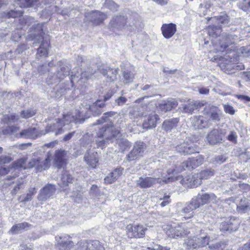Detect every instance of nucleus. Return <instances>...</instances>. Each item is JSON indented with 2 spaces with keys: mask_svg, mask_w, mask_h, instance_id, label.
I'll return each mask as SVG.
<instances>
[{
  "mask_svg": "<svg viewBox=\"0 0 250 250\" xmlns=\"http://www.w3.org/2000/svg\"><path fill=\"white\" fill-rule=\"evenodd\" d=\"M44 23H37L34 24L32 28L34 29L35 33L30 34L32 38L30 40H35L37 43H41L40 47L38 49L37 53L42 56H47V51L46 47L49 45L46 40H44L43 35L45 34V29L43 25Z\"/></svg>",
  "mask_w": 250,
  "mask_h": 250,
  "instance_id": "nucleus-1",
  "label": "nucleus"
},
{
  "mask_svg": "<svg viewBox=\"0 0 250 250\" xmlns=\"http://www.w3.org/2000/svg\"><path fill=\"white\" fill-rule=\"evenodd\" d=\"M212 21H214L217 25L209 26L208 28V33L209 35L217 36L221 32V27L227 25L229 22V16L225 14L211 18Z\"/></svg>",
  "mask_w": 250,
  "mask_h": 250,
  "instance_id": "nucleus-2",
  "label": "nucleus"
},
{
  "mask_svg": "<svg viewBox=\"0 0 250 250\" xmlns=\"http://www.w3.org/2000/svg\"><path fill=\"white\" fill-rule=\"evenodd\" d=\"M51 159L48 155L45 158H38L31 159L28 164V168L35 167L37 170L42 171L48 169L50 166Z\"/></svg>",
  "mask_w": 250,
  "mask_h": 250,
  "instance_id": "nucleus-3",
  "label": "nucleus"
},
{
  "mask_svg": "<svg viewBox=\"0 0 250 250\" xmlns=\"http://www.w3.org/2000/svg\"><path fill=\"white\" fill-rule=\"evenodd\" d=\"M126 229L128 237L139 238L145 236L147 229L141 225L129 224L127 226Z\"/></svg>",
  "mask_w": 250,
  "mask_h": 250,
  "instance_id": "nucleus-4",
  "label": "nucleus"
},
{
  "mask_svg": "<svg viewBox=\"0 0 250 250\" xmlns=\"http://www.w3.org/2000/svg\"><path fill=\"white\" fill-rule=\"evenodd\" d=\"M239 219L234 217H231L226 219L225 221L221 223L220 229L223 232L228 231L231 232L237 230L239 228Z\"/></svg>",
  "mask_w": 250,
  "mask_h": 250,
  "instance_id": "nucleus-5",
  "label": "nucleus"
},
{
  "mask_svg": "<svg viewBox=\"0 0 250 250\" xmlns=\"http://www.w3.org/2000/svg\"><path fill=\"white\" fill-rule=\"evenodd\" d=\"M199 147L193 143L184 142L176 146V150L182 154H190L199 152Z\"/></svg>",
  "mask_w": 250,
  "mask_h": 250,
  "instance_id": "nucleus-6",
  "label": "nucleus"
},
{
  "mask_svg": "<svg viewBox=\"0 0 250 250\" xmlns=\"http://www.w3.org/2000/svg\"><path fill=\"white\" fill-rule=\"evenodd\" d=\"M69 74V69L65 66H62L60 68H58L53 75L50 76L48 78V82L50 83H55L60 82L63 80L65 77Z\"/></svg>",
  "mask_w": 250,
  "mask_h": 250,
  "instance_id": "nucleus-7",
  "label": "nucleus"
},
{
  "mask_svg": "<svg viewBox=\"0 0 250 250\" xmlns=\"http://www.w3.org/2000/svg\"><path fill=\"white\" fill-rule=\"evenodd\" d=\"M216 199V196L213 193L209 194H198L197 196L194 197L192 198V200L196 204V206L198 208L201 206H203L208 203L210 201H215Z\"/></svg>",
  "mask_w": 250,
  "mask_h": 250,
  "instance_id": "nucleus-8",
  "label": "nucleus"
},
{
  "mask_svg": "<svg viewBox=\"0 0 250 250\" xmlns=\"http://www.w3.org/2000/svg\"><path fill=\"white\" fill-rule=\"evenodd\" d=\"M204 162V158L201 156H198L195 158H191L186 161L184 162L181 165L182 168L180 170H185L186 168L191 170L202 165Z\"/></svg>",
  "mask_w": 250,
  "mask_h": 250,
  "instance_id": "nucleus-9",
  "label": "nucleus"
},
{
  "mask_svg": "<svg viewBox=\"0 0 250 250\" xmlns=\"http://www.w3.org/2000/svg\"><path fill=\"white\" fill-rule=\"evenodd\" d=\"M191 124L196 129L208 128L211 125V122L203 116H194L191 118Z\"/></svg>",
  "mask_w": 250,
  "mask_h": 250,
  "instance_id": "nucleus-10",
  "label": "nucleus"
},
{
  "mask_svg": "<svg viewBox=\"0 0 250 250\" xmlns=\"http://www.w3.org/2000/svg\"><path fill=\"white\" fill-rule=\"evenodd\" d=\"M159 178L147 176H141L136 181L137 186L142 188H146L153 186L157 183H160Z\"/></svg>",
  "mask_w": 250,
  "mask_h": 250,
  "instance_id": "nucleus-11",
  "label": "nucleus"
},
{
  "mask_svg": "<svg viewBox=\"0 0 250 250\" xmlns=\"http://www.w3.org/2000/svg\"><path fill=\"white\" fill-rule=\"evenodd\" d=\"M205 103L204 101H189L187 104L182 105V111L185 113L192 114L195 110L199 109L204 106Z\"/></svg>",
  "mask_w": 250,
  "mask_h": 250,
  "instance_id": "nucleus-12",
  "label": "nucleus"
},
{
  "mask_svg": "<svg viewBox=\"0 0 250 250\" xmlns=\"http://www.w3.org/2000/svg\"><path fill=\"white\" fill-rule=\"evenodd\" d=\"M207 141L210 145H215L221 142L223 135L221 129L214 128L208 134Z\"/></svg>",
  "mask_w": 250,
  "mask_h": 250,
  "instance_id": "nucleus-13",
  "label": "nucleus"
},
{
  "mask_svg": "<svg viewBox=\"0 0 250 250\" xmlns=\"http://www.w3.org/2000/svg\"><path fill=\"white\" fill-rule=\"evenodd\" d=\"M67 151L58 150L56 151L54 158V166L58 169L64 167L66 164Z\"/></svg>",
  "mask_w": 250,
  "mask_h": 250,
  "instance_id": "nucleus-14",
  "label": "nucleus"
},
{
  "mask_svg": "<svg viewBox=\"0 0 250 250\" xmlns=\"http://www.w3.org/2000/svg\"><path fill=\"white\" fill-rule=\"evenodd\" d=\"M118 68H111L105 65H102L99 68L100 72L104 76H106L107 80L112 82L117 79Z\"/></svg>",
  "mask_w": 250,
  "mask_h": 250,
  "instance_id": "nucleus-15",
  "label": "nucleus"
},
{
  "mask_svg": "<svg viewBox=\"0 0 250 250\" xmlns=\"http://www.w3.org/2000/svg\"><path fill=\"white\" fill-rule=\"evenodd\" d=\"M69 238V236L66 234L56 237L57 240L59 241V239L61 240L58 245V250H70L74 246V243L72 241H67Z\"/></svg>",
  "mask_w": 250,
  "mask_h": 250,
  "instance_id": "nucleus-16",
  "label": "nucleus"
},
{
  "mask_svg": "<svg viewBox=\"0 0 250 250\" xmlns=\"http://www.w3.org/2000/svg\"><path fill=\"white\" fill-rule=\"evenodd\" d=\"M220 110L216 107L209 105L206 106L204 108V114L208 115L209 117L208 120L214 121V122H218L220 120Z\"/></svg>",
  "mask_w": 250,
  "mask_h": 250,
  "instance_id": "nucleus-17",
  "label": "nucleus"
},
{
  "mask_svg": "<svg viewBox=\"0 0 250 250\" xmlns=\"http://www.w3.org/2000/svg\"><path fill=\"white\" fill-rule=\"evenodd\" d=\"M86 17L90 21L96 25L100 24L106 18L105 14L98 11H92L87 13Z\"/></svg>",
  "mask_w": 250,
  "mask_h": 250,
  "instance_id": "nucleus-18",
  "label": "nucleus"
},
{
  "mask_svg": "<svg viewBox=\"0 0 250 250\" xmlns=\"http://www.w3.org/2000/svg\"><path fill=\"white\" fill-rule=\"evenodd\" d=\"M162 33L165 38L169 39L171 38L176 32V24L170 23H164L161 27Z\"/></svg>",
  "mask_w": 250,
  "mask_h": 250,
  "instance_id": "nucleus-19",
  "label": "nucleus"
},
{
  "mask_svg": "<svg viewBox=\"0 0 250 250\" xmlns=\"http://www.w3.org/2000/svg\"><path fill=\"white\" fill-rule=\"evenodd\" d=\"M56 188L54 185L49 184L40 191L38 198L39 200L44 201L51 197L55 192Z\"/></svg>",
  "mask_w": 250,
  "mask_h": 250,
  "instance_id": "nucleus-20",
  "label": "nucleus"
},
{
  "mask_svg": "<svg viewBox=\"0 0 250 250\" xmlns=\"http://www.w3.org/2000/svg\"><path fill=\"white\" fill-rule=\"evenodd\" d=\"M169 231V236L175 239L183 237L189 233V231L182 226L171 228Z\"/></svg>",
  "mask_w": 250,
  "mask_h": 250,
  "instance_id": "nucleus-21",
  "label": "nucleus"
},
{
  "mask_svg": "<svg viewBox=\"0 0 250 250\" xmlns=\"http://www.w3.org/2000/svg\"><path fill=\"white\" fill-rule=\"evenodd\" d=\"M124 168L122 167H117L114 169L104 178V182L106 184H109L114 182L123 174Z\"/></svg>",
  "mask_w": 250,
  "mask_h": 250,
  "instance_id": "nucleus-22",
  "label": "nucleus"
},
{
  "mask_svg": "<svg viewBox=\"0 0 250 250\" xmlns=\"http://www.w3.org/2000/svg\"><path fill=\"white\" fill-rule=\"evenodd\" d=\"M159 120L158 116L154 112L150 113L147 119L144 121L143 126L144 128L150 129L155 127L157 121Z\"/></svg>",
  "mask_w": 250,
  "mask_h": 250,
  "instance_id": "nucleus-23",
  "label": "nucleus"
},
{
  "mask_svg": "<svg viewBox=\"0 0 250 250\" xmlns=\"http://www.w3.org/2000/svg\"><path fill=\"white\" fill-rule=\"evenodd\" d=\"M82 248L85 250H104V248L102 246L99 241L97 240L81 242Z\"/></svg>",
  "mask_w": 250,
  "mask_h": 250,
  "instance_id": "nucleus-24",
  "label": "nucleus"
},
{
  "mask_svg": "<svg viewBox=\"0 0 250 250\" xmlns=\"http://www.w3.org/2000/svg\"><path fill=\"white\" fill-rule=\"evenodd\" d=\"M63 125L61 119L58 118L56 119V123L47 126L46 131L47 132H53L55 133L56 135L62 134L63 132L62 129Z\"/></svg>",
  "mask_w": 250,
  "mask_h": 250,
  "instance_id": "nucleus-25",
  "label": "nucleus"
},
{
  "mask_svg": "<svg viewBox=\"0 0 250 250\" xmlns=\"http://www.w3.org/2000/svg\"><path fill=\"white\" fill-rule=\"evenodd\" d=\"M38 133V132L36 128L31 127L21 131L19 134L17 135V137L35 139L37 137Z\"/></svg>",
  "mask_w": 250,
  "mask_h": 250,
  "instance_id": "nucleus-26",
  "label": "nucleus"
},
{
  "mask_svg": "<svg viewBox=\"0 0 250 250\" xmlns=\"http://www.w3.org/2000/svg\"><path fill=\"white\" fill-rule=\"evenodd\" d=\"M178 105V102L175 99H170L164 101L159 104V108L161 111L166 112L170 111L172 108H175Z\"/></svg>",
  "mask_w": 250,
  "mask_h": 250,
  "instance_id": "nucleus-27",
  "label": "nucleus"
},
{
  "mask_svg": "<svg viewBox=\"0 0 250 250\" xmlns=\"http://www.w3.org/2000/svg\"><path fill=\"white\" fill-rule=\"evenodd\" d=\"M97 153L92 152L90 151H88L84 155V159L89 167L94 168H95L98 162V159L97 157Z\"/></svg>",
  "mask_w": 250,
  "mask_h": 250,
  "instance_id": "nucleus-28",
  "label": "nucleus"
},
{
  "mask_svg": "<svg viewBox=\"0 0 250 250\" xmlns=\"http://www.w3.org/2000/svg\"><path fill=\"white\" fill-rule=\"evenodd\" d=\"M179 121V119L177 118L166 120L163 122L162 128L166 131L171 130L172 128H175L177 126Z\"/></svg>",
  "mask_w": 250,
  "mask_h": 250,
  "instance_id": "nucleus-29",
  "label": "nucleus"
},
{
  "mask_svg": "<svg viewBox=\"0 0 250 250\" xmlns=\"http://www.w3.org/2000/svg\"><path fill=\"white\" fill-rule=\"evenodd\" d=\"M80 76L81 77L79 79V75H77V74H72L71 75L70 79L72 85L74 84L75 82H78L80 83V84H81V83L83 82L84 83L90 78L89 75H87L85 72L81 73Z\"/></svg>",
  "mask_w": 250,
  "mask_h": 250,
  "instance_id": "nucleus-30",
  "label": "nucleus"
},
{
  "mask_svg": "<svg viewBox=\"0 0 250 250\" xmlns=\"http://www.w3.org/2000/svg\"><path fill=\"white\" fill-rule=\"evenodd\" d=\"M132 149L133 151H135L136 155L139 159L143 156V154L146 149V146L143 142H137L133 146Z\"/></svg>",
  "mask_w": 250,
  "mask_h": 250,
  "instance_id": "nucleus-31",
  "label": "nucleus"
},
{
  "mask_svg": "<svg viewBox=\"0 0 250 250\" xmlns=\"http://www.w3.org/2000/svg\"><path fill=\"white\" fill-rule=\"evenodd\" d=\"M105 105V104L101 100H98L92 105L90 106V109L95 115H98L102 112V108Z\"/></svg>",
  "mask_w": 250,
  "mask_h": 250,
  "instance_id": "nucleus-32",
  "label": "nucleus"
},
{
  "mask_svg": "<svg viewBox=\"0 0 250 250\" xmlns=\"http://www.w3.org/2000/svg\"><path fill=\"white\" fill-rule=\"evenodd\" d=\"M73 180V178L72 176L65 171L62 174L61 182L59 183V185L62 188L66 189L65 188L68 184L72 183Z\"/></svg>",
  "mask_w": 250,
  "mask_h": 250,
  "instance_id": "nucleus-33",
  "label": "nucleus"
},
{
  "mask_svg": "<svg viewBox=\"0 0 250 250\" xmlns=\"http://www.w3.org/2000/svg\"><path fill=\"white\" fill-rule=\"evenodd\" d=\"M149 111H150L149 104H144L141 106L134 109L133 114L136 115V116H146V112Z\"/></svg>",
  "mask_w": 250,
  "mask_h": 250,
  "instance_id": "nucleus-34",
  "label": "nucleus"
},
{
  "mask_svg": "<svg viewBox=\"0 0 250 250\" xmlns=\"http://www.w3.org/2000/svg\"><path fill=\"white\" fill-rule=\"evenodd\" d=\"M29 226H30L29 224L25 222L16 224L11 228L9 233L12 234H17L25 228L29 227Z\"/></svg>",
  "mask_w": 250,
  "mask_h": 250,
  "instance_id": "nucleus-35",
  "label": "nucleus"
},
{
  "mask_svg": "<svg viewBox=\"0 0 250 250\" xmlns=\"http://www.w3.org/2000/svg\"><path fill=\"white\" fill-rule=\"evenodd\" d=\"M109 133H110L111 135H109V139H108V140H111L112 139H115L118 142L123 138V134L118 128L115 126H110Z\"/></svg>",
  "mask_w": 250,
  "mask_h": 250,
  "instance_id": "nucleus-36",
  "label": "nucleus"
},
{
  "mask_svg": "<svg viewBox=\"0 0 250 250\" xmlns=\"http://www.w3.org/2000/svg\"><path fill=\"white\" fill-rule=\"evenodd\" d=\"M237 36L232 34H227L223 35L222 40L224 42V44L222 43L221 45V47H224V49L226 48L229 44H232L234 42L235 39Z\"/></svg>",
  "mask_w": 250,
  "mask_h": 250,
  "instance_id": "nucleus-37",
  "label": "nucleus"
},
{
  "mask_svg": "<svg viewBox=\"0 0 250 250\" xmlns=\"http://www.w3.org/2000/svg\"><path fill=\"white\" fill-rule=\"evenodd\" d=\"M198 207L196 206L195 203L194 202L192 199L190 203L187 204L183 209L182 212L185 214H188V217L190 218L192 216L193 210L197 208Z\"/></svg>",
  "mask_w": 250,
  "mask_h": 250,
  "instance_id": "nucleus-38",
  "label": "nucleus"
},
{
  "mask_svg": "<svg viewBox=\"0 0 250 250\" xmlns=\"http://www.w3.org/2000/svg\"><path fill=\"white\" fill-rule=\"evenodd\" d=\"M126 22V19L123 16H117L111 20L110 23L113 27H120Z\"/></svg>",
  "mask_w": 250,
  "mask_h": 250,
  "instance_id": "nucleus-39",
  "label": "nucleus"
},
{
  "mask_svg": "<svg viewBox=\"0 0 250 250\" xmlns=\"http://www.w3.org/2000/svg\"><path fill=\"white\" fill-rule=\"evenodd\" d=\"M196 241H198L197 237H193L189 238L185 240L183 243V247L187 249H194L197 248Z\"/></svg>",
  "mask_w": 250,
  "mask_h": 250,
  "instance_id": "nucleus-40",
  "label": "nucleus"
},
{
  "mask_svg": "<svg viewBox=\"0 0 250 250\" xmlns=\"http://www.w3.org/2000/svg\"><path fill=\"white\" fill-rule=\"evenodd\" d=\"M41 0H19L18 4L21 7H28L40 4Z\"/></svg>",
  "mask_w": 250,
  "mask_h": 250,
  "instance_id": "nucleus-41",
  "label": "nucleus"
},
{
  "mask_svg": "<svg viewBox=\"0 0 250 250\" xmlns=\"http://www.w3.org/2000/svg\"><path fill=\"white\" fill-rule=\"evenodd\" d=\"M123 79V82L124 84H128L133 82L134 76V74L128 70H124L122 71Z\"/></svg>",
  "mask_w": 250,
  "mask_h": 250,
  "instance_id": "nucleus-42",
  "label": "nucleus"
},
{
  "mask_svg": "<svg viewBox=\"0 0 250 250\" xmlns=\"http://www.w3.org/2000/svg\"><path fill=\"white\" fill-rule=\"evenodd\" d=\"M110 126L104 125L100 128L97 135L99 138H103L104 137L106 140L109 139L108 133H109Z\"/></svg>",
  "mask_w": 250,
  "mask_h": 250,
  "instance_id": "nucleus-43",
  "label": "nucleus"
},
{
  "mask_svg": "<svg viewBox=\"0 0 250 250\" xmlns=\"http://www.w3.org/2000/svg\"><path fill=\"white\" fill-rule=\"evenodd\" d=\"M20 117L18 115H16L15 114H11L4 116L2 119V122L4 124L8 125L15 123L18 121Z\"/></svg>",
  "mask_w": 250,
  "mask_h": 250,
  "instance_id": "nucleus-44",
  "label": "nucleus"
},
{
  "mask_svg": "<svg viewBox=\"0 0 250 250\" xmlns=\"http://www.w3.org/2000/svg\"><path fill=\"white\" fill-rule=\"evenodd\" d=\"M215 171L212 168H206L202 170L200 174L199 177L202 179H208L214 175Z\"/></svg>",
  "mask_w": 250,
  "mask_h": 250,
  "instance_id": "nucleus-45",
  "label": "nucleus"
},
{
  "mask_svg": "<svg viewBox=\"0 0 250 250\" xmlns=\"http://www.w3.org/2000/svg\"><path fill=\"white\" fill-rule=\"evenodd\" d=\"M26 161V160L25 158L20 159L12 163V167L17 169L29 168L28 166L27 167L25 166Z\"/></svg>",
  "mask_w": 250,
  "mask_h": 250,
  "instance_id": "nucleus-46",
  "label": "nucleus"
},
{
  "mask_svg": "<svg viewBox=\"0 0 250 250\" xmlns=\"http://www.w3.org/2000/svg\"><path fill=\"white\" fill-rule=\"evenodd\" d=\"M238 5L239 8L244 11H250V0H241Z\"/></svg>",
  "mask_w": 250,
  "mask_h": 250,
  "instance_id": "nucleus-47",
  "label": "nucleus"
},
{
  "mask_svg": "<svg viewBox=\"0 0 250 250\" xmlns=\"http://www.w3.org/2000/svg\"><path fill=\"white\" fill-rule=\"evenodd\" d=\"M121 148L124 151L125 149L129 148L131 144L127 140L122 138L117 142Z\"/></svg>",
  "mask_w": 250,
  "mask_h": 250,
  "instance_id": "nucleus-48",
  "label": "nucleus"
},
{
  "mask_svg": "<svg viewBox=\"0 0 250 250\" xmlns=\"http://www.w3.org/2000/svg\"><path fill=\"white\" fill-rule=\"evenodd\" d=\"M36 113L35 111L32 109H27L21 112V116L24 119H28L33 116Z\"/></svg>",
  "mask_w": 250,
  "mask_h": 250,
  "instance_id": "nucleus-49",
  "label": "nucleus"
},
{
  "mask_svg": "<svg viewBox=\"0 0 250 250\" xmlns=\"http://www.w3.org/2000/svg\"><path fill=\"white\" fill-rule=\"evenodd\" d=\"M75 118L71 114H67L63 115V118L62 120V125L64 126L65 125L68 124L75 121Z\"/></svg>",
  "mask_w": 250,
  "mask_h": 250,
  "instance_id": "nucleus-50",
  "label": "nucleus"
},
{
  "mask_svg": "<svg viewBox=\"0 0 250 250\" xmlns=\"http://www.w3.org/2000/svg\"><path fill=\"white\" fill-rule=\"evenodd\" d=\"M198 241H196L197 248L202 247L208 244L209 238L207 236L197 238Z\"/></svg>",
  "mask_w": 250,
  "mask_h": 250,
  "instance_id": "nucleus-51",
  "label": "nucleus"
},
{
  "mask_svg": "<svg viewBox=\"0 0 250 250\" xmlns=\"http://www.w3.org/2000/svg\"><path fill=\"white\" fill-rule=\"evenodd\" d=\"M208 248L211 250H224L226 248V244L224 243L219 242L209 245Z\"/></svg>",
  "mask_w": 250,
  "mask_h": 250,
  "instance_id": "nucleus-52",
  "label": "nucleus"
},
{
  "mask_svg": "<svg viewBox=\"0 0 250 250\" xmlns=\"http://www.w3.org/2000/svg\"><path fill=\"white\" fill-rule=\"evenodd\" d=\"M237 134L236 132L234 131H231L227 137V139L230 142L234 143H237Z\"/></svg>",
  "mask_w": 250,
  "mask_h": 250,
  "instance_id": "nucleus-53",
  "label": "nucleus"
},
{
  "mask_svg": "<svg viewBox=\"0 0 250 250\" xmlns=\"http://www.w3.org/2000/svg\"><path fill=\"white\" fill-rule=\"evenodd\" d=\"M23 12L21 11L11 10L6 14V17L8 18L20 17L22 15Z\"/></svg>",
  "mask_w": 250,
  "mask_h": 250,
  "instance_id": "nucleus-54",
  "label": "nucleus"
},
{
  "mask_svg": "<svg viewBox=\"0 0 250 250\" xmlns=\"http://www.w3.org/2000/svg\"><path fill=\"white\" fill-rule=\"evenodd\" d=\"M135 152V151H133V149H132L129 152V153L127 155H126L125 158V160L127 162H131L132 161L137 160L138 158Z\"/></svg>",
  "mask_w": 250,
  "mask_h": 250,
  "instance_id": "nucleus-55",
  "label": "nucleus"
},
{
  "mask_svg": "<svg viewBox=\"0 0 250 250\" xmlns=\"http://www.w3.org/2000/svg\"><path fill=\"white\" fill-rule=\"evenodd\" d=\"M116 92H117V90L115 89V88H112V89L108 90V91H107L106 92V93L104 96V101H106L107 100H109L112 97V96L115 93H116Z\"/></svg>",
  "mask_w": 250,
  "mask_h": 250,
  "instance_id": "nucleus-56",
  "label": "nucleus"
},
{
  "mask_svg": "<svg viewBox=\"0 0 250 250\" xmlns=\"http://www.w3.org/2000/svg\"><path fill=\"white\" fill-rule=\"evenodd\" d=\"M105 4L109 9L112 11H117L118 8V5L111 0H107Z\"/></svg>",
  "mask_w": 250,
  "mask_h": 250,
  "instance_id": "nucleus-57",
  "label": "nucleus"
},
{
  "mask_svg": "<svg viewBox=\"0 0 250 250\" xmlns=\"http://www.w3.org/2000/svg\"><path fill=\"white\" fill-rule=\"evenodd\" d=\"M127 102V99L124 96H120L115 100V103L118 106H123Z\"/></svg>",
  "mask_w": 250,
  "mask_h": 250,
  "instance_id": "nucleus-58",
  "label": "nucleus"
},
{
  "mask_svg": "<svg viewBox=\"0 0 250 250\" xmlns=\"http://www.w3.org/2000/svg\"><path fill=\"white\" fill-rule=\"evenodd\" d=\"M21 21V22H24L25 24H26L28 26H29L31 25L35 21V19L33 17H30V16H26L21 20H20Z\"/></svg>",
  "mask_w": 250,
  "mask_h": 250,
  "instance_id": "nucleus-59",
  "label": "nucleus"
},
{
  "mask_svg": "<svg viewBox=\"0 0 250 250\" xmlns=\"http://www.w3.org/2000/svg\"><path fill=\"white\" fill-rule=\"evenodd\" d=\"M226 160V157L224 155H218L215 157L212 161L218 164H221L225 162Z\"/></svg>",
  "mask_w": 250,
  "mask_h": 250,
  "instance_id": "nucleus-60",
  "label": "nucleus"
},
{
  "mask_svg": "<svg viewBox=\"0 0 250 250\" xmlns=\"http://www.w3.org/2000/svg\"><path fill=\"white\" fill-rule=\"evenodd\" d=\"M12 158L9 156L1 155L0 156V166L8 164L12 161Z\"/></svg>",
  "mask_w": 250,
  "mask_h": 250,
  "instance_id": "nucleus-61",
  "label": "nucleus"
},
{
  "mask_svg": "<svg viewBox=\"0 0 250 250\" xmlns=\"http://www.w3.org/2000/svg\"><path fill=\"white\" fill-rule=\"evenodd\" d=\"M240 52L245 57L250 56V45L249 46H242L239 49Z\"/></svg>",
  "mask_w": 250,
  "mask_h": 250,
  "instance_id": "nucleus-62",
  "label": "nucleus"
},
{
  "mask_svg": "<svg viewBox=\"0 0 250 250\" xmlns=\"http://www.w3.org/2000/svg\"><path fill=\"white\" fill-rule=\"evenodd\" d=\"M148 249L152 250H170V248L167 247H163L157 244L150 246Z\"/></svg>",
  "mask_w": 250,
  "mask_h": 250,
  "instance_id": "nucleus-63",
  "label": "nucleus"
},
{
  "mask_svg": "<svg viewBox=\"0 0 250 250\" xmlns=\"http://www.w3.org/2000/svg\"><path fill=\"white\" fill-rule=\"evenodd\" d=\"M109 140H104L102 138H99L98 140H96V143L98 147H101L102 149L106 145L108 141Z\"/></svg>",
  "mask_w": 250,
  "mask_h": 250,
  "instance_id": "nucleus-64",
  "label": "nucleus"
}]
</instances>
